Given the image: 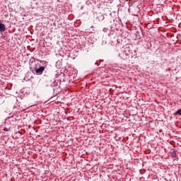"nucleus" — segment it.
I'll list each match as a JSON object with an SVG mask.
<instances>
[{
    "instance_id": "1",
    "label": "nucleus",
    "mask_w": 181,
    "mask_h": 181,
    "mask_svg": "<svg viewBox=\"0 0 181 181\" xmlns=\"http://www.w3.org/2000/svg\"><path fill=\"white\" fill-rule=\"evenodd\" d=\"M37 74H42L45 71V66H41L36 69Z\"/></svg>"
},
{
    "instance_id": "2",
    "label": "nucleus",
    "mask_w": 181,
    "mask_h": 181,
    "mask_svg": "<svg viewBox=\"0 0 181 181\" xmlns=\"http://www.w3.org/2000/svg\"><path fill=\"white\" fill-rule=\"evenodd\" d=\"M5 30H6L5 24L0 23V32H5Z\"/></svg>"
},
{
    "instance_id": "3",
    "label": "nucleus",
    "mask_w": 181,
    "mask_h": 181,
    "mask_svg": "<svg viewBox=\"0 0 181 181\" xmlns=\"http://www.w3.org/2000/svg\"><path fill=\"white\" fill-rule=\"evenodd\" d=\"M170 153V156L172 158H176V151L175 150H173V149L171 150Z\"/></svg>"
},
{
    "instance_id": "4",
    "label": "nucleus",
    "mask_w": 181,
    "mask_h": 181,
    "mask_svg": "<svg viewBox=\"0 0 181 181\" xmlns=\"http://www.w3.org/2000/svg\"><path fill=\"white\" fill-rule=\"evenodd\" d=\"M176 115H181V109H179L176 112H175Z\"/></svg>"
},
{
    "instance_id": "5",
    "label": "nucleus",
    "mask_w": 181,
    "mask_h": 181,
    "mask_svg": "<svg viewBox=\"0 0 181 181\" xmlns=\"http://www.w3.org/2000/svg\"><path fill=\"white\" fill-rule=\"evenodd\" d=\"M4 131L8 132V131H9V129L5 127V128L4 129Z\"/></svg>"
}]
</instances>
